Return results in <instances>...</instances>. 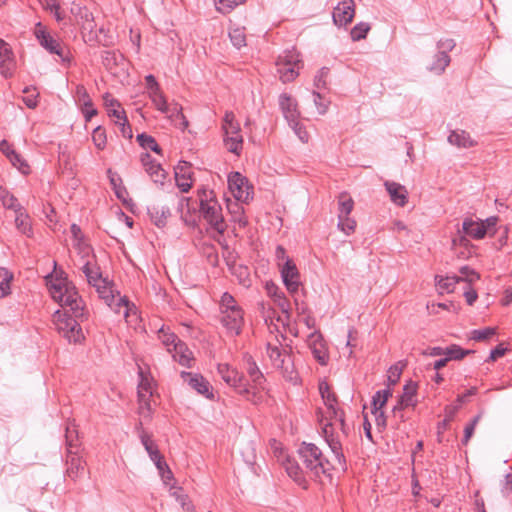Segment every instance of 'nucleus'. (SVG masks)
<instances>
[{
    "label": "nucleus",
    "mask_w": 512,
    "mask_h": 512,
    "mask_svg": "<svg viewBox=\"0 0 512 512\" xmlns=\"http://www.w3.org/2000/svg\"><path fill=\"white\" fill-rule=\"evenodd\" d=\"M221 323L231 335H239L244 325V311L235 298L225 292L220 300Z\"/></svg>",
    "instance_id": "7ed1b4c3"
},
{
    "label": "nucleus",
    "mask_w": 512,
    "mask_h": 512,
    "mask_svg": "<svg viewBox=\"0 0 512 512\" xmlns=\"http://www.w3.org/2000/svg\"><path fill=\"white\" fill-rule=\"evenodd\" d=\"M172 357L179 362L182 366H190L191 352L182 341H178V346H175Z\"/></svg>",
    "instance_id": "e433bc0d"
},
{
    "label": "nucleus",
    "mask_w": 512,
    "mask_h": 512,
    "mask_svg": "<svg viewBox=\"0 0 512 512\" xmlns=\"http://www.w3.org/2000/svg\"><path fill=\"white\" fill-rule=\"evenodd\" d=\"M70 12L83 29L92 30L94 28L93 15L86 7L73 2Z\"/></svg>",
    "instance_id": "a878e982"
},
{
    "label": "nucleus",
    "mask_w": 512,
    "mask_h": 512,
    "mask_svg": "<svg viewBox=\"0 0 512 512\" xmlns=\"http://www.w3.org/2000/svg\"><path fill=\"white\" fill-rule=\"evenodd\" d=\"M417 388V383L413 381H409L404 385L403 393L392 410L393 417L397 419L399 423L405 420L402 411L406 408H414L417 405Z\"/></svg>",
    "instance_id": "9b49d317"
},
{
    "label": "nucleus",
    "mask_w": 512,
    "mask_h": 512,
    "mask_svg": "<svg viewBox=\"0 0 512 512\" xmlns=\"http://www.w3.org/2000/svg\"><path fill=\"white\" fill-rule=\"evenodd\" d=\"M329 75V69L326 67H322L316 74L314 78V86L321 90L327 87V78Z\"/></svg>",
    "instance_id": "0e129e2a"
},
{
    "label": "nucleus",
    "mask_w": 512,
    "mask_h": 512,
    "mask_svg": "<svg viewBox=\"0 0 512 512\" xmlns=\"http://www.w3.org/2000/svg\"><path fill=\"white\" fill-rule=\"evenodd\" d=\"M356 221L348 216H338V228L345 234L349 235L354 232Z\"/></svg>",
    "instance_id": "bf43d9fd"
},
{
    "label": "nucleus",
    "mask_w": 512,
    "mask_h": 512,
    "mask_svg": "<svg viewBox=\"0 0 512 512\" xmlns=\"http://www.w3.org/2000/svg\"><path fill=\"white\" fill-rule=\"evenodd\" d=\"M459 282H467L471 284L480 278L479 274L468 266H463L460 269V276H457Z\"/></svg>",
    "instance_id": "4d7b16f0"
},
{
    "label": "nucleus",
    "mask_w": 512,
    "mask_h": 512,
    "mask_svg": "<svg viewBox=\"0 0 512 512\" xmlns=\"http://www.w3.org/2000/svg\"><path fill=\"white\" fill-rule=\"evenodd\" d=\"M288 124L303 143L308 142L309 133L307 132L305 127L299 122V119H295V121L293 122H288Z\"/></svg>",
    "instance_id": "680f3d73"
},
{
    "label": "nucleus",
    "mask_w": 512,
    "mask_h": 512,
    "mask_svg": "<svg viewBox=\"0 0 512 512\" xmlns=\"http://www.w3.org/2000/svg\"><path fill=\"white\" fill-rule=\"evenodd\" d=\"M309 346L314 358L321 365H326L329 359L327 348L320 332L314 331L309 335Z\"/></svg>",
    "instance_id": "aec40b11"
},
{
    "label": "nucleus",
    "mask_w": 512,
    "mask_h": 512,
    "mask_svg": "<svg viewBox=\"0 0 512 512\" xmlns=\"http://www.w3.org/2000/svg\"><path fill=\"white\" fill-rule=\"evenodd\" d=\"M159 338L170 353L173 352L175 346H178V341H180L174 333H170L164 328L159 330Z\"/></svg>",
    "instance_id": "c03bdc74"
},
{
    "label": "nucleus",
    "mask_w": 512,
    "mask_h": 512,
    "mask_svg": "<svg viewBox=\"0 0 512 512\" xmlns=\"http://www.w3.org/2000/svg\"><path fill=\"white\" fill-rule=\"evenodd\" d=\"M166 114L175 126L181 130H185L188 127V121L182 112V107L178 103L169 104V112Z\"/></svg>",
    "instance_id": "c756f323"
},
{
    "label": "nucleus",
    "mask_w": 512,
    "mask_h": 512,
    "mask_svg": "<svg viewBox=\"0 0 512 512\" xmlns=\"http://www.w3.org/2000/svg\"><path fill=\"white\" fill-rule=\"evenodd\" d=\"M34 34L43 48L52 54L60 56L63 61L67 59L61 44L45 30V27L40 22L36 24Z\"/></svg>",
    "instance_id": "2eb2a0df"
},
{
    "label": "nucleus",
    "mask_w": 512,
    "mask_h": 512,
    "mask_svg": "<svg viewBox=\"0 0 512 512\" xmlns=\"http://www.w3.org/2000/svg\"><path fill=\"white\" fill-rule=\"evenodd\" d=\"M435 281H436V286L441 293L453 292L456 284L459 283V279L457 276H446V277L436 276Z\"/></svg>",
    "instance_id": "4c0bfd02"
},
{
    "label": "nucleus",
    "mask_w": 512,
    "mask_h": 512,
    "mask_svg": "<svg viewBox=\"0 0 512 512\" xmlns=\"http://www.w3.org/2000/svg\"><path fill=\"white\" fill-rule=\"evenodd\" d=\"M12 278V273L5 268H0V298L10 293V282Z\"/></svg>",
    "instance_id": "49530a36"
},
{
    "label": "nucleus",
    "mask_w": 512,
    "mask_h": 512,
    "mask_svg": "<svg viewBox=\"0 0 512 512\" xmlns=\"http://www.w3.org/2000/svg\"><path fill=\"white\" fill-rule=\"evenodd\" d=\"M455 41L453 39H440L437 42L438 52L435 54L432 63L428 66L429 71L435 74H442L450 64L448 52L454 49Z\"/></svg>",
    "instance_id": "9d476101"
},
{
    "label": "nucleus",
    "mask_w": 512,
    "mask_h": 512,
    "mask_svg": "<svg viewBox=\"0 0 512 512\" xmlns=\"http://www.w3.org/2000/svg\"><path fill=\"white\" fill-rule=\"evenodd\" d=\"M281 277L287 290L293 296L298 292L300 286V274L295 263L287 258L283 265L279 263Z\"/></svg>",
    "instance_id": "4468645a"
},
{
    "label": "nucleus",
    "mask_w": 512,
    "mask_h": 512,
    "mask_svg": "<svg viewBox=\"0 0 512 512\" xmlns=\"http://www.w3.org/2000/svg\"><path fill=\"white\" fill-rule=\"evenodd\" d=\"M149 399L150 397H148V394H141L140 396H138L139 414L144 419H149L152 414Z\"/></svg>",
    "instance_id": "864d4df0"
},
{
    "label": "nucleus",
    "mask_w": 512,
    "mask_h": 512,
    "mask_svg": "<svg viewBox=\"0 0 512 512\" xmlns=\"http://www.w3.org/2000/svg\"><path fill=\"white\" fill-rule=\"evenodd\" d=\"M172 495L181 504L182 508L186 512H195L194 505L189 500L188 495L182 493V489L181 488H177L175 491H173Z\"/></svg>",
    "instance_id": "6e6d98bb"
},
{
    "label": "nucleus",
    "mask_w": 512,
    "mask_h": 512,
    "mask_svg": "<svg viewBox=\"0 0 512 512\" xmlns=\"http://www.w3.org/2000/svg\"><path fill=\"white\" fill-rule=\"evenodd\" d=\"M496 334V329L493 327H486L484 329H475L471 332V339L475 341H485Z\"/></svg>",
    "instance_id": "052dcab7"
},
{
    "label": "nucleus",
    "mask_w": 512,
    "mask_h": 512,
    "mask_svg": "<svg viewBox=\"0 0 512 512\" xmlns=\"http://www.w3.org/2000/svg\"><path fill=\"white\" fill-rule=\"evenodd\" d=\"M113 306L110 307L116 313H121L129 324L136 323L138 321L137 309L133 304H130L129 300L125 296H120L119 293L115 295V300L112 301Z\"/></svg>",
    "instance_id": "6ab92c4d"
},
{
    "label": "nucleus",
    "mask_w": 512,
    "mask_h": 512,
    "mask_svg": "<svg viewBox=\"0 0 512 512\" xmlns=\"http://www.w3.org/2000/svg\"><path fill=\"white\" fill-rule=\"evenodd\" d=\"M273 300L278 308L285 315L286 319L290 318L291 306L288 299L285 297L284 293L279 291L278 288H275V293L273 295Z\"/></svg>",
    "instance_id": "79ce46f5"
},
{
    "label": "nucleus",
    "mask_w": 512,
    "mask_h": 512,
    "mask_svg": "<svg viewBox=\"0 0 512 512\" xmlns=\"http://www.w3.org/2000/svg\"><path fill=\"white\" fill-rule=\"evenodd\" d=\"M200 211L203 218L218 233L222 234L226 230V224L222 215V208L218 201L213 197L212 191L203 190L200 195Z\"/></svg>",
    "instance_id": "39448f33"
},
{
    "label": "nucleus",
    "mask_w": 512,
    "mask_h": 512,
    "mask_svg": "<svg viewBox=\"0 0 512 512\" xmlns=\"http://www.w3.org/2000/svg\"><path fill=\"white\" fill-rule=\"evenodd\" d=\"M450 144L459 148H470L475 145V141L471 139L469 133L464 130H454L448 136Z\"/></svg>",
    "instance_id": "c85d7f7f"
},
{
    "label": "nucleus",
    "mask_w": 512,
    "mask_h": 512,
    "mask_svg": "<svg viewBox=\"0 0 512 512\" xmlns=\"http://www.w3.org/2000/svg\"><path fill=\"white\" fill-rule=\"evenodd\" d=\"M0 200L2 201L3 205L8 209L16 210V208L22 207L18 203V200L12 194H10L9 191H7L6 189L1 188V187H0Z\"/></svg>",
    "instance_id": "5fc2aeb1"
},
{
    "label": "nucleus",
    "mask_w": 512,
    "mask_h": 512,
    "mask_svg": "<svg viewBox=\"0 0 512 512\" xmlns=\"http://www.w3.org/2000/svg\"><path fill=\"white\" fill-rule=\"evenodd\" d=\"M67 464V474L72 479H76L84 472L85 465L82 459L78 456V453H73L72 455L67 454Z\"/></svg>",
    "instance_id": "473e14b6"
},
{
    "label": "nucleus",
    "mask_w": 512,
    "mask_h": 512,
    "mask_svg": "<svg viewBox=\"0 0 512 512\" xmlns=\"http://www.w3.org/2000/svg\"><path fill=\"white\" fill-rule=\"evenodd\" d=\"M355 15V4L353 0L340 2L333 11V21L337 26H345L350 23Z\"/></svg>",
    "instance_id": "f3484780"
},
{
    "label": "nucleus",
    "mask_w": 512,
    "mask_h": 512,
    "mask_svg": "<svg viewBox=\"0 0 512 512\" xmlns=\"http://www.w3.org/2000/svg\"><path fill=\"white\" fill-rule=\"evenodd\" d=\"M229 38L231 43L237 49L246 46V35L244 27H230Z\"/></svg>",
    "instance_id": "58836bf2"
},
{
    "label": "nucleus",
    "mask_w": 512,
    "mask_h": 512,
    "mask_svg": "<svg viewBox=\"0 0 512 512\" xmlns=\"http://www.w3.org/2000/svg\"><path fill=\"white\" fill-rule=\"evenodd\" d=\"M137 141L139 142L140 146H142L144 149H150L156 153H160L161 148L157 144L156 140L145 133L139 134L137 136Z\"/></svg>",
    "instance_id": "09e8293b"
},
{
    "label": "nucleus",
    "mask_w": 512,
    "mask_h": 512,
    "mask_svg": "<svg viewBox=\"0 0 512 512\" xmlns=\"http://www.w3.org/2000/svg\"><path fill=\"white\" fill-rule=\"evenodd\" d=\"M152 222L157 227H164L168 217L171 215L170 209L165 206H152L148 209Z\"/></svg>",
    "instance_id": "7c9ffc66"
},
{
    "label": "nucleus",
    "mask_w": 512,
    "mask_h": 512,
    "mask_svg": "<svg viewBox=\"0 0 512 512\" xmlns=\"http://www.w3.org/2000/svg\"><path fill=\"white\" fill-rule=\"evenodd\" d=\"M67 454L72 455L79 451L78 431L74 424H68L65 431Z\"/></svg>",
    "instance_id": "2f4dec72"
},
{
    "label": "nucleus",
    "mask_w": 512,
    "mask_h": 512,
    "mask_svg": "<svg viewBox=\"0 0 512 512\" xmlns=\"http://www.w3.org/2000/svg\"><path fill=\"white\" fill-rule=\"evenodd\" d=\"M266 353L272 366L281 370L284 375H288L292 380V374L294 371L291 356L289 355L288 351L282 347L277 339L275 342H267Z\"/></svg>",
    "instance_id": "1a4fd4ad"
},
{
    "label": "nucleus",
    "mask_w": 512,
    "mask_h": 512,
    "mask_svg": "<svg viewBox=\"0 0 512 512\" xmlns=\"http://www.w3.org/2000/svg\"><path fill=\"white\" fill-rule=\"evenodd\" d=\"M31 90V87H25L23 89V93L26 94V96L23 97V102L26 104L28 108L34 109L38 105L37 99L39 94H30Z\"/></svg>",
    "instance_id": "774afa93"
},
{
    "label": "nucleus",
    "mask_w": 512,
    "mask_h": 512,
    "mask_svg": "<svg viewBox=\"0 0 512 512\" xmlns=\"http://www.w3.org/2000/svg\"><path fill=\"white\" fill-rule=\"evenodd\" d=\"M148 96L157 110H159L162 113L169 112V104L167 103V100L163 95L161 89H158L157 91H151L148 94Z\"/></svg>",
    "instance_id": "ea45409f"
},
{
    "label": "nucleus",
    "mask_w": 512,
    "mask_h": 512,
    "mask_svg": "<svg viewBox=\"0 0 512 512\" xmlns=\"http://www.w3.org/2000/svg\"><path fill=\"white\" fill-rule=\"evenodd\" d=\"M464 233L474 239H482L486 235V226L483 221L465 218L462 224Z\"/></svg>",
    "instance_id": "bb28decb"
},
{
    "label": "nucleus",
    "mask_w": 512,
    "mask_h": 512,
    "mask_svg": "<svg viewBox=\"0 0 512 512\" xmlns=\"http://www.w3.org/2000/svg\"><path fill=\"white\" fill-rule=\"evenodd\" d=\"M139 374L141 379L138 385V396L141 394H148V397H151L153 395L151 380L144 376L142 371H140Z\"/></svg>",
    "instance_id": "e2e57ef3"
},
{
    "label": "nucleus",
    "mask_w": 512,
    "mask_h": 512,
    "mask_svg": "<svg viewBox=\"0 0 512 512\" xmlns=\"http://www.w3.org/2000/svg\"><path fill=\"white\" fill-rule=\"evenodd\" d=\"M285 470L287 474L293 478L296 482L300 483L303 479L302 477V469L299 464L291 459H287L284 463Z\"/></svg>",
    "instance_id": "de8ad7c7"
},
{
    "label": "nucleus",
    "mask_w": 512,
    "mask_h": 512,
    "mask_svg": "<svg viewBox=\"0 0 512 512\" xmlns=\"http://www.w3.org/2000/svg\"><path fill=\"white\" fill-rule=\"evenodd\" d=\"M384 186L390 196L391 201L400 207L406 205L408 201V191L404 185L394 181H385Z\"/></svg>",
    "instance_id": "393cba45"
},
{
    "label": "nucleus",
    "mask_w": 512,
    "mask_h": 512,
    "mask_svg": "<svg viewBox=\"0 0 512 512\" xmlns=\"http://www.w3.org/2000/svg\"><path fill=\"white\" fill-rule=\"evenodd\" d=\"M82 272L85 274L88 283L96 288L99 296L105 300L109 307H112V301L115 300V294L106 279L102 277L99 267H97L96 264L87 261L82 267Z\"/></svg>",
    "instance_id": "0eeeda50"
},
{
    "label": "nucleus",
    "mask_w": 512,
    "mask_h": 512,
    "mask_svg": "<svg viewBox=\"0 0 512 512\" xmlns=\"http://www.w3.org/2000/svg\"><path fill=\"white\" fill-rule=\"evenodd\" d=\"M218 373L225 383L234 387L242 395H250V389L244 382L243 376L228 364H218Z\"/></svg>",
    "instance_id": "ddd939ff"
},
{
    "label": "nucleus",
    "mask_w": 512,
    "mask_h": 512,
    "mask_svg": "<svg viewBox=\"0 0 512 512\" xmlns=\"http://www.w3.org/2000/svg\"><path fill=\"white\" fill-rule=\"evenodd\" d=\"M391 396L390 389L379 390L373 396L372 404L374 408V413L377 415V421H379V417L383 415L381 409L386 404L388 398Z\"/></svg>",
    "instance_id": "c9c22d12"
},
{
    "label": "nucleus",
    "mask_w": 512,
    "mask_h": 512,
    "mask_svg": "<svg viewBox=\"0 0 512 512\" xmlns=\"http://www.w3.org/2000/svg\"><path fill=\"white\" fill-rule=\"evenodd\" d=\"M228 185L237 201L248 203L252 199L253 187L239 172H235L229 176Z\"/></svg>",
    "instance_id": "f8f14e48"
},
{
    "label": "nucleus",
    "mask_w": 512,
    "mask_h": 512,
    "mask_svg": "<svg viewBox=\"0 0 512 512\" xmlns=\"http://www.w3.org/2000/svg\"><path fill=\"white\" fill-rule=\"evenodd\" d=\"M233 273L238 277L240 284H242L245 287L250 286L251 279L247 267H235Z\"/></svg>",
    "instance_id": "338daca9"
},
{
    "label": "nucleus",
    "mask_w": 512,
    "mask_h": 512,
    "mask_svg": "<svg viewBox=\"0 0 512 512\" xmlns=\"http://www.w3.org/2000/svg\"><path fill=\"white\" fill-rule=\"evenodd\" d=\"M470 353H472L471 350L462 349L460 346L454 344L445 348L444 356L448 358V361L461 360Z\"/></svg>",
    "instance_id": "a18cd8bd"
},
{
    "label": "nucleus",
    "mask_w": 512,
    "mask_h": 512,
    "mask_svg": "<svg viewBox=\"0 0 512 512\" xmlns=\"http://www.w3.org/2000/svg\"><path fill=\"white\" fill-rule=\"evenodd\" d=\"M141 162L146 173L150 176L152 181L156 184H163L167 174L162 166L157 163L148 153H145L141 156Z\"/></svg>",
    "instance_id": "4be33fe9"
},
{
    "label": "nucleus",
    "mask_w": 512,
    "mask_h": 512,
    "mask_svg": "<svg viewBox=\"0 0 512 512\" xmlns=\"http://www.w3.org/2000/svg\"><path fill=\"white\" fill-rule=\"evenodd\" d=\"M181 378L199 394L205 396L206 398L213 397V394L210 390L211 386L202 375L183 371L181 372Z\"/></svg>",
    "instance_id": "a211bd4d"
},
{
    "label": "nucleus",
    "mask_w": 512,
    "mask_h": 512,
    "mask_svg": "<svg viewBox=\"0 0 512 512\" xmlns=\"http://www.w3.org/2000/svg\"><path fill=\"white\" fill-rule=\"evenodd\" d=\"M15 69L13 52L4 40L0 39V73L5 78L12 77Z\"/></svg>",
    "instance_id": "412c9836"
},
{
    "label": "nucleus",
    "mask_w": 512,
    "mask_h": 512,
    "mask_svg": "<svg viewBox=\"0 0 512 512\" xmlns=\"http://www.w3.org/2000/svg\"><path fill=\"white\" fill-rule=\"evenodd\" d=\"M240 201H229L227 203V209L229 213L232 216V220L239 225L240 228H244L248 221L246 217L244 216V208L241 204H239Z\"/></svg>",
    "instance_id": "f704fd0d"
},
{
    "label": "nucleus",
    "mask_w": 512,
    "mask_h": 512,
    "mask_svg": "<svg viewBox=\"0 0 512 512\" xmlns=\"http://www.w3.org/2000/svg\"><path fill=\"white\" fill-rule=\"evenodd\" d=\"M279 106L287 122H293L295 119H299L300 112L298 110V103L287 93L280 94Z\"/></svg>",
    "instance_id": "5701e85b"
},
{
    "label": "nucleus",
    "mask_w": 512,
    "mask_h": 512,
    "mask_svg": "<svg viewBox=\"0 0 512 512\" xmlns=\"http://www.w3.org/2000/svg\"><path fill=\"white\" fill-rule=\"evenodd\" d=\"M247 373L251 379V382L253 383V386H248V388L250 389V395L245 396L247 397L248 400L257 403L258 400L260 399V396H258L259 390L263 388L262 385L264 383L265 378L263 373L260 371L259 367L252 360L251 357L247 359Z\"/></svg>",
    "instance_id": "dca6fc26"
},
{
    "label": "nucleus",
    "mask_w": 512,
    "mask_h": 512,
    "mask_svg": "<svg viewBox=\"0 0 512 512\" xmlns=\"http://www.w3.org/2000/svg\"><path fill=\"white\" fill-rule=\"evenodd\" d=\"M176 185L181 192L187 193L192 187L190 164L183 161L175 168Z\"/></svg>",
    "instance_id": "b1692460"
},
{
    "label": "nucleus",
    "mask_w": 512,
    "mask_h": 512,
    "mask_svg": "<svg viewBox=\"0 0 512 512\" xmlns=\"http://www.w3.org/2000/svg\"><path fill=\"white\" fill-rule=\"evenodd\" d=\"M369 30H370V25L368 23L360 22L352 28V30L350 32L351 39L353 41H360L362 39H365Z\"/></svg>",
    "instance_id": "8fccbe9b"
},
{
    "label": "nucleus",
    "mask_w": 512,
    "mask_h": 512,
    "mask_svg": "<svg viewBox=\"0 0 512 512\" xmlns=\"http://www.w3.org/2000/svg\"><path fill=\"white\" fill-rule=\"evenodd\" d=\"M92 140L99 150H103L107 142L105 130L100 126L96 127L92 133Z\"/></svg>",
    "instance_id": "13d9d810"
},
{
    "label": "nucleus",
    "mask_w": 512,
    "mask_h": 512,
    "mask_svg": "<svg viewBox=\"0 0 512 512\" xmlns=\"http://www.w3.org/2000/svg\"><path fill=\"white\" fill-rule=\"evenodd\" d=\"M277 73L283 83L294 81L303 67L300 54L295 50H286L276 61Z\"/></svg>",
    "instance_id": "423d86ee"
},
{
    "label": "nucleus",
    "mask_w": 512,
    "mask_h": 512,
    "mask_svg": "<svg viewBox=\"0 0 512 512\" xmlns=\"http://www.w3.org/2000/svg\"><path fill=\"white\" fill-rule=\"evenodd\" d=\"M298 453L305 468L315 477H320L334 468V464L327 460L321 450L312 443H303Z\"/></svg>",
    "instance_id": "20e7f679"
},
{
    "label": "nucleus",
    "mask_w": 512,
    "mask_h": 512,
    "mask_svg": "<svg viewBox=\"0 0 512 512\" xmlns=\"http://www.w3.org/2000/svg\"><path fill=\"white\" fill-rule=\"evenodd\" d=\"M246 0H215L217 11L222 14L230 13L236 6L244 3Z\"/></svg>",
    "instance_id": "603ef678"
},
{
    "label": "nucleus",
    "mask_w": 512,
    "mask_h": 512,
    "mask_svg": "<svg viewBox=\"0 0 512 512\" xmlns=\"http://www.w3.org/2000/svg\"><path fill=\"white\" fill-rule=\"evenodd\" d=\"M339 213L338 216H348L354 207L353 199L347 193H341L338 198Z\"/></svg>",
    "instance_id": "37998d69"
},
{
    "label": "nucleus",
    "mask_w": 512,
    "mask_h": 512,
    "mask_svg": "<svg viewBox=\"0 0 512 512\" xmlns=\"http://www.w3.org/2000/svg\"><path fill=\"white\" fill-rule=\"evenodd\" d=\"M404 367H405V363L400 361V362L392 365L388 369L387 380H388L389 385H395L399 381Z\"/></svg>",
    "instance_id": "3c124183"
},
{
    "label": "nucleus",
    "mask_w": 512,
    "mask_h": 512,
    "mask_svg": "<svg viewBox=\"0 0 512 512\" xmlns=\"http://www.w3.org/2000/svg\"><path fill=\"white\" fill-rule=\"evenodd\" d=\"M224 143L227 150L239 155L243 147V137L240 133V125L235 120L233 112H226L223 119Z\"/></svg>",
    "instance_id": "6e6552de"
},
{
    "label": "nucleus",
    "mask_w": 512,
    "mask_h": 512,
    "mask_svg": "<svg viewBox=\"0 0 512 512\" xmlns=\"http://www.w3.org/2000/svg\"><path fill=\"white\" fill-rule=\"evenodd\" d=\"M140 439H141V442H142L145 450L149 454L151 460L158 459V457L161 456L157 445L151 439L150 435H148L145 432H142L140 434Z\"/></svg>",
    "instance_id": "a19ab883"
},
{
    "label": "nucleus",
    "mask_w": 512,
    "mask_h": 512,
    "mask_svg": "<svg viewBox=\"0 0 512 512\" xmlns=\"http://www.w3.org/2000/svg\"><path fill=\"white\" fill-rule=\"evenodd\" d=\"M0 150L7 156L13 166L17 167L22 173H28V165L21 159L20 155L15 152L7 141L0 143Z\"/></svg>",
    "instance_id": "cd10ccee"
},
{
    "label": "nucleus",
    "mask_w": 512,
    "mask_h": 512,
    "mask_svg": "<svg viewBox=\"0 0 512 512\" xmlns=\"http://www.w3.org/2000/svg\"><path fill=\"white\" fill-rule=\"evenodd\" d=\"M16 213L15 216V225L17 229L26 236H31V224H30V218L28 214L25 212L23 207H18L16 210H14Z\"/></svg>",
    "instance_id": "72a5a7b5"
},
{
    "label": "nucleus",
    "mask_w": 512,
    "mask_h": 512,
    "mask_svg": "<svg viewBox=\"0 0 512 512\" xmlns=\"http://www.w3.org/2000/svg\"><path fill=\"white\" fill-rule=\"evenodd\" d=\"M76 101L80 106H89L92 99L83 85L76 87Z\"/></svg>",
    "instance_id": "69168bd1"
},
{
    "label": "nucleus",
    "mask_w": 512,
    "mask_h": 512,
    "mask_svg": "<svg viewBox=\"0 0 512 512\" xmlns=\"http://www.w3.org/2000/svg\"><path fill=\"white\" fill-rule=\"evenodd\" d=\"M319 391L324 401L325 406L328 410L330 419H334L335 422H328L323 427V434L325 440L330 447L334 460L337 462L341 469L345 467V457L342 449V437L348 433V426L345 424L343 414L338 413L336 409V397L330 390L329 385L326 382L319 384Z\"/></svg>",
    "instance_id": "f03ea898"
},
{
    "label": "nucleus",
    "mask_w": 512,
    "mask_h": 512,
    "mask_svg": "<svg viewBox=\"0 0 512 512\" xmlns=\"http://www.w3.org/2000/svg\"><path fill=\"white\" fill-rule=\"evenodd\" d=\"M47 285L52 298L58 302L61 307L68 308L72 313L68 315L66 312L57 310L53 315V321L57 330L65 337L70 343L80 342L84 336L82 329L77 322V318L83 316V301L79 297L75 286L68 281L66 277H53L49 275L46 277Z\"/></svg>",
    "instance_id": "f257e3e1"
}]
</instances>
